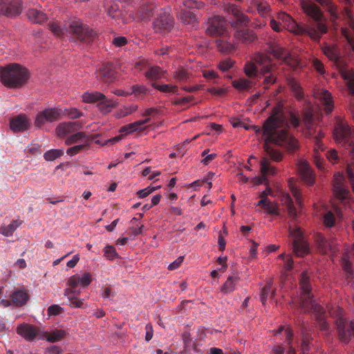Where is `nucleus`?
Wrapping results in <instances>:
<instances>
[{"label":"nucleus","mask_w":354,"mask_h":354,"mask_svg":"<svg viewBox=\"0 0 354 354\" xmlns=\"http://www.w3.org/2000/svg\"><path fill=\"white\" fill-rule=\"evenodd\" d=\"M288 125L283 115V106L279 104L273 108L270 115L265 120L262 127L252 125L251 129L257 134L262 133L264 143L272 142L293 152L299 147L298 141L289 134L285 127Z\"/></svg>","instance_id":"nucleus-1"},{"label":"nucleus","mask_w":354,"mask_h":354,"mask_svg":"<svg viewBox=\"0 0 354 354\" xmlns=\"http://www.w3.org/2000/svg\"><path fill=\"white\" fill-rule=\"evenodd\" d=\"M302 8L310 19L306 24L297 26L296 34L306 35L315 41H319L328 31L327 19L315 3L304 2Z\"/></svg>","instance_id":"nucleus-2"},{"label":"nucleus","mask_w":354,"mask_h":354,"mask_svg":"<svg viewBox=\"0 0 354 354\" xmlns=\"http://www.w3.org/2000/svg\"><path fill=\"white\" fill-rule=\"evenodd\" d=\"M333 136L335 142L344 147L346 176L354 192V129L343 121L338 122L334 128Z\"/></svg>","instance_id":"nucleus-3"},{"label":"nucleus","mask_w":354,"mask_h":354,"mask_svg":"<svg viewBox=\"0 0 354 354\" xmlns=\"http://www.w3.org/2000/svg\"><path fill=\"white\" fill-rule=\"evenodd\" d=\"M299 285L302 292L301 306L305 310H311L319 324V329L322 331H327L329 324L326 322V312L324 308L312 299L311 284L310 275L307 270L301 272L299 278Z\"/></svg>","instance_id":"nucleus-4"},{"label":"nucleus","mask_w":354,"mask_h":354,"mask_svg":"<svg viewBox=\"0 0 354 354\" xmlns=\"http://www.w3.org/2000/svg\"><path fill=\"white\" fill-rule=\"evenodd\" d=\"M299 285L302 292L301 306L305 310H311L319 324V329L322 331H327L329 324L326 322V312L324 308L312 299L311 284L310 275L307 270L301 272L299 278Z\"/></svg>","instance_id":"nucleus-5"},{"label":"nucleus","mask_w":354,"mask_h":354,"mask_svg":"<svg viewBox=\"0 0 354 354\" xmlns=\"http://www.w3.org/2000/svg\"><path fill=\"white\" fill-rule=\"evenodd\" d=\"M50 30L57 37H63L66 32L77 39L86 42H93L97 37V33L79 19H71L64 24L63 28L58 21L49 24Z\"/></svg>","instance_id":"nucleus-6"},{"label":"nucleus","mask_w":354,"mask_h":354,"mask_svg":"<svg viewBox=\"0 0 354 354\" xmlns=\"http://www.w3.org/2000/svg\"><path fill=\"white\" fill-rule=\"evenodd\" d=\"M28 78V71L19 64L0 66V80L8 88H21L27 83Z\"/></svg>","instance_id":"nucleus-7"},{"label":"nucleus","mask_w":354,"mask_h":354,"mask_svg":"<svg viewBox=\"0 0 354 354\" xmlns=\"http://www.w3.org/2000/svg\"><path fill=\"white\" fill-rule=\"evenodd\" d=\"M254 62L260 68V74L264 77L263 84V88L268 89L269 86L275 83L277 76L274 72V64L272 63L271 58L263 53H256L253 57Z\"/></svg>","instance_id":"nucleus-8"},{"label":"nucleus","mask_w":354,"mask_h":354,"mask_svg":"<svg viewBox=\"0 0 354 354\" xmlns=\"http://www.w3.org/2000/svg\"><path fill=\"white\" fill-rule=\"evenodd\" d=\"M303 123L305 127L304 131L305 136L308 138L312 139L313 141L315 142L317 147L322 148V138L324 136V132L321 127L314 124L313 111L310 105H308L304 111Z\"/></svg>","instance_id":"nucleus-9"},{"label":"nucleus","mask_w":354,"mask_h":354,"mask_svg":"<svg viewBox=\"0 0 354 354\" xmlns=\"http://www.w3.org/2000/svg\"><path fill=\"white\" fill-rule=\"evenodd\" d=\"M328 313L330 316L337 317L336 325L339 339L342 342L348 343L351 337H354V320L351 321L347 327H346V320L344 318V310L339 306L329 308Z\"/></svg>","instance_id":"nucleus-10"},{"label":"nucleus","mask_w":354,"mask_h":354,"mask_svg":"<svg viewBox=\"0 0 354 354\" xmlns=\"http://www.w3.org/2000/svg\"><path fill=\"white\" fill-rule=\"evenodd\" d=\"M266 51L275 59L280 60L282 63L288 65L293 70H295L299 66L300 64L298 59L293 56L288 48L278 43H269Z\"/></svg>","instance_id":"nucleus-11"},{"label":"nucleus","mask_w":354,"mask_h":354,"mask_svg":"<svg viewBox=\"0 0 354 354\" xmlns=\"http://www.w3.org/2000/svg\"><path fill=\"white\" fill-rule=\"evenodd\" d=\"M82 100L86 103H93L99 102V107L103 112H109L111 109L115 106L114 102L106 97L102 93L95 92H85L82 95Z\"/></svg>","instance_id":"nucleus-12"},{"label":"nucleus","mask_w":354,"mask_h":354,"mask_svg":"<svg viewBox=\"0 0 354 354\" xmlns=\"http://www.w3.org/2000/svg\"><path fill=\"white\" fill-rule=\"evenodd\" d=\"M174 17L167 11L160 10L154 19L152 26L156 32H170L174 27Z\"/></svg>","instance_id":"nucleus-13"},{"label":"nucleus","mask_w":354,"mask_h":354,"mask_svg":"<svg viewBox=\"0 0 354 354\" xmlns=\"http://www.w3.org/2000/svg\"><path fill=\"white\" fill-rule=\"evenodd\" d=\"M290 236L293 238L292 249L295 254L299 257H303L309 254V244L304 240L303 233L299 228L290 231Z\"/></svg>","instance_id":"nucleus-14"},{"label":"nucleus","mask_w":354,"mask_h":354,"mask_svg":"<svg viewBox=\"0 0 354 354\" xmlns=\"http://www.w3.org/2000/svg\"><path fill=\"white\" fill-rule=\"evenodd\" d=\"M315 244L322 254H335L337 250L336 241L333 239H326L322 234L317 232L313 235Z\"/></svg>","instance_id":"nucleus-15"},{"label":"nucleus","mask_w":354,"mask_h":354,"mask_svg":"<svg viewBox=\"0 0 354 354\" xmlns=\"http://www.w3.org/2000/svg\"><path fill=\"white\" fill-rule=\"evenodd\" d=\"M62 110L57 108H48L39 111L35 118V125L41 127L46 123L53 122L59 120Z\"/></svg>","instance_id":"nucleus-16"},{"label":"nucleus","mask_w":354,"mask_h":354,"mask_svg":"<svg viewBox=\"0 0 354 354\" xmlns=\"http://www.w3.org/2000/svg\"><path fill=\"white\" fill-rule=\"evenodd\" d=\"M333 192L339 200L348 198L350 192L346 183L345 177L340 173L335 174L333 180Z\"/></svg>","instance_id":"nucleus-17"},{"label":"nucleus","mask_w":354,"mask_h":354,"mask_svg":"<svg viewBox=\"0 0 354 354\" xmlns=\"http://www.w3.org/2000/svg\"><path fill=\"white\" fill-rule=\"evenodd\" d=\"M225 10L234 17L231 21L232 27L245 26L249 23V18L243 14L241 8L234 4H227L225 7Z\"/></svg>","instance_id":"nucleus-18"},{"label":"nucleus","mask_w":354,"mask_h":354,"mask_svg":"<svg viewBox=\"0 0 354 354\" xmlns=\"http://www.w3.org/2000/svg\"><path fill=\"white\" fill-rule=\"evenodd\" d=\"M227 23L224 18L214 16L209 20L206 32L211 36L224 35Z\"/></svg>","instance_id":"nucleus-19"},{"label":"nucleus","mask_w":354,"mask_h":354,"mask_svg":"<svg viewBox=\"0 0 354 354\" xmlns=\"http://www.w3.org/2000/svg\"><path fill=\"white\" fill-rule=\"evenodd\" d=\"M20 0H0V15L14 17L21 12Z\"/></svg>","instance_id":"nucleus-20"},{"label":"nucleus","mask_w":354,"mask_h":354,"mask_svg":"<svg viewBox=\"0 0 354 354\" xmlns=\"http://www.w3.org/2000/svg\"><path fill=\"white\" fill-rule=\"evenodd\" d=\"M261 176L256 177L254 183L257 185L267 183V176H274L276 174V168L271 165L268 158H263L261 161Z\"/></svg>","instance_id":"nucleus-21"},{"label":"nucleus","mask_w":354,"mask_h":354,"mask_svg":"<svg viewBox=\"0 0 354 354\" xmlns=\"http://www.w3.org/2000/svg\"><path fill=\"white\" fill-rule=\"evenodd\" d=\"M313 96L315 99L320 101L324 106L326 114H329L333 109V102L331 94L324 88H316L313 92Z\"/></svg>","instance_id":"nucleus-22"},{"label":"nucleus","mask_w":354,"mask_h":354,"mask_svg":"<svg viewBox=\"0 0 354 354\" xmlns=\"http://www.w3.org/2000/svg\"><path fill=\"white\" fill-rule=\"evenodd\" d=\"M82 124L79 121L65 122L59 123L56 128V133L59 137H66L81 129Z\"/></svg>","instance_id":"nucleus-23"},{"label":"nucleus","mask_w":354,"mask_h":354,"mask_svg":"<svg viewBox=\"0 0 354 354\" xmlns=\"http://www.w3.org/2000/svg\"><path fill=\"white\" fill-rule=\"evenodd\" d=\"M97 78L106 83H111L115 79V71L111 64H104L97 72Z\"/></svg>","instance_id":"nucleus-24"},{"label":"nucleus","mask_w":354,"mask_h":354,"mask_svg":"<svg viewBox=\"0 0 354 354\" xmlns=\"http://www.w3.org/2000/svg\"><path fill=\"white\" fill-rule=\"evenodd\" d=\"M257 11L261 17H267L270 15L271 8L269 3L263 0H251L248 12H252Z\"/></svg>","instance_id":"nucleus-25"},{"label":"nucleus","mask_w":354,"mask_h":354,"mask_svg":"<svg viewBox=\"0 0 354 354\" xmlns=\"http://www.w3.org/2000/svg\"><path fill=\"white\" fill-rule=\"evenodd\" d=\"M298 171L301 178L306 184L313 185L315 175L306 161H301L298 163Z\"/></svg>","instance_id":"nucleus-26"},{"label":"nucleus","mask_w":354,"mask_h":354,"mask_svg":"<svg viewBox=\"0 0 354 354\" xmlns=\"http://www.w3.org/2000/svg\"><path fill=\"white\" fill-rule=\"evenodd\" d=\"M93 139V136L88 135L83 131H79L77 133L74 132L71 136L67 137V138L65 140V144L66 145H71L77 142H81L82 144L88 143V145H90Z\"/></svg>","instance_id":"nucleus-27"},{"label":"nucleus","mask_w":354,"mask_h":354,"mask_svg":"<svg viewBox=\"0 0 354 354\" xmlns=\"http://www.w3.org/2000/svg\"><path fill=\"white\" fill-rule=\"evenodd\" d=\"M234 38L241 43L250 44L254 41L257 37L252 30L241 29L234 32Z\"/></svg>","instance_id":"nucleus-28"},{"label":"nucleus","mask_w":354,"mask_h":354,"mask_svg":"<svg viewBox=\"0 0 354 354\" xmlns=\"http://www.w3.org/2000/svg\"><path fill=\"white\" fill-rule=\"evenodd\" d=\"M10 125L14 132H21L27 130L30 123L24 115H19L11 119Z\"/></svg>","instance_id":"nucleus-29"},{"label":"nucleus","mask_w":354,"mask_h":354,"mask_svg":"<svg viewBox=\"0 0 354 354\" xmlns=\"http://www.w3.org/2000/svg\"><path fill=\"white\" fill-rule=\"evenodd\" d=\"M149 120L150 118H147L145 120H138L133 123L124 125L120 128V132L122 134L127 135L135 131H142L145 129V127H144L143 125L148 123Z\"/></svg>","instance_id":"nucleus-30"},{"label":"nucleus","mask_w":354,"mask_h":354,"mask_svg":"<svg viewBox=\"0 0 354 354\" xmlns=\"http://www.w3.org/2000/svg\"><path fill=\"white\" fill-rule=\"evenodd\" d=\"M17 333L24 337L27 340H32L35 339L37 334L38 330L36 327L32 325L24 324L17 327Z\"/></svg>","instance_id":"nucleus-31"},{"label":"nucleus","mask_w":354,"mask_h":354,"mask_svg":"<svg viewBox=\"0 0 354 354\" xmlns=\"http://www.w3.org/2000/svg\"><path fill=\"white\" fill-rule=\"evenodd\" d=\"M216 44L218 50L222 53L230 54L236 50L235 45L229 41L225 35L216 40Z\"/></svg>","instance_id":"nucleus-32"},{"label":"nucleus","mask_w":354,"mask_h":354,"mask_svg":"<svg viewBox=\"0 0 354 354\" xmlns=\"http://www.w3.org/2000/svg\"><path fill=\"white\" fill-rule=\"evenodd\" d=\"M257 81L252 79L239 78L232 81V86L239 91H249L257 85Z\"/></svg>","instance_id":"nucleus-33"},{"label":"nucleus","mask_w":354,"mask_h":354,"mask_svg":"<svg viewBox=\"0 0 354 354\" xmlns=\"http://www.w3.org/2000/svg\"><path fill=\"white\" fill-rule=\"evenodd\" d=\"M26 15L28 20L33 24H41L47 19L46 14L36 8H29Z\"/></svg>","instance_id":"nucleus-34"},{"label":"nucleus","mask_w":354,"mask_h":354,"mask_svg":"<svg viewBox=\"0 0 354 354\" xmlns=\"http://www.w3.org/2000/svg\"><path fill=\"white\" fill-rule=\"evenodd\" d=\"M239 281L240 278L238 276L228 277L226 281L221 287V292L225 295L232 293L235 290Z\"/></svg>","instance_id":"nucleus-35"},{"label":"nucleus","mask_w":354,"mask_h":354,"mask_svg":"<svg viewBox=\"0 0 354 354\" xmlns=\"http://www.w3.org/2000/svg\"><path fill=\"white\" fill-rule=\"evenodd\" d=\"M341 266L345 273L346 279L350 283L353 278V272L352 268V263L349 260V256L347 253L343 254L341 259Z\"/></svg>","instance_id":"nucleus-36"},{"label":"nucleus","mask_w":354,"mask_h":354,"mask_svg":"<svg viewBox=\"0 0 354 354\" xmlns=\"http://www.w3.org/2000/svg\"><path fill=\"white\" fill-rule=\"evenodd\" d=\"M155 6L151 3H147L142 6L137 12V18L139 20H147L153 15Z\"/></svg>","instance_id":"nucleus-37"},{"label":"nucleus","mask_w":354,"mask_h":354,"mask_svg":"<svg viewBox=\"0 0 354 354\" xmlns=\"http://www.w3.org/2000/svg\"><path fill=\"white\" fill-rule=\"evenodd\" d=\"M178 17L185 24L194 26L196 23L195 14L189 10L180 9V11L178 13Z\"/></svg>","instance_id":"nucleus-38"},{"label":"nucleus","mask_w":354,"mask_h":354,"mask_svg":"<svg viewBox=\"0 0 354 354\" xmlns=\"http://www.w3.org/2000/svg\"><path fill=\"white\" fill-rule=\"evenodd\" d=\"M323 53L331 61L337 63L339 60V51L337 46L326 45L322 47Z\"/></svg>","instance_id":"nucleus-39"},{"label":"nucleus","mask_w":354,"mask_h":354,"mask_svg":"<svg viewBox=\"0 0 354 354\" xmlns=\"http://www.w3.org/2000/svg\"><path fill=\"white\" fill-rule=\"evenodd\" d=\"M288 85L297 100H301L304 99V93L303 89L300 84L295 78L288 79Z\"/></svg>","instance_id":"nucleus-40"},{"label":"nucleus","mask_w":354,"mask_h":354,"mask_svg":"<svg viewBox=\"0 0 354 354\" xmlns=\"http://www.w3.org/2000/svg\"><path fill=\"white\" fill-rule=\"evenodd\" d=\"M269 143L270 142H266L263 144L264 151H266L267 156H268L267 158L269 159L270 161V160L275 162L281 161L283 158L282 153L278 150L272 149L271 147H270Z\"/></svg>","instance_id":"nucleus-41"},{"label":"nucleus","mask_w":354,"mask_h":354,"mask_svg":"<svg viewBox=\"0 0 354 354\" xmlns=\"http://www.w3.org/2000/svg\"><path fill=\"white\" fill-rule=\"evenodd\" d=\"M272 279L268 280L261 291V301L263 305L266 304L270 295H271V297H273L275 295V290H272Z\"/></svg>","instance_id":"nucleus-42"},{"label":"nucleus","mask_w":354,"mask_h":354,"mask_svg":"<svg viewBox=\"0 0 354 354\" xmlns=\"http://www.w3.org/2000/svg\"><path fill=\"white\" fill-rule=\"evenodd\" d=\"M277 19L284 24L283 27L287 26L292 28V31L296 33L297 26H299L300 24H297L289 15L286 12H279L277 15Z\"/></svg>","instance_id":"nucleus-43"},{"label":"nucleus","mask_w":354,"mask_h":354,"mask_svg":"<svg viewBox=\"0 0 354 354\" xmlns=\"http://www.w3.org/2000/svg\"><path fill=\"white\" fill-rule=\"evenodd\" d=\"M28 299V295L23 290H17L12 295V301L16 306H22L26 303Z\"/></svg>","instance_id":"nucleus-44"},{"label":"nucleus","mask_w":354,"mask_h":354,"mask_svg":"<svg viewBox=\"0 0 354 354\" xmlns=\"http://www.w3.org/2000/svg\"><path fill=\"white\" fill-rule=\"evenodd\" d=\"M106 6L107 7V14L109 16L116 21H120L121 19L123 21V19L121 17L122 12L120 10L118 4L113 3L111 5H109V3L107 2Z\"/></svg>","instance_id":"nucleus-45"},{"label":"nucleus","mask_w":354,"mask_h":354,"mask_svg":"<svg viewBox=\"0 0 354 354\" xmlns=\"http://www.w3.org/2000/svg\"><path fill=\"white\" fill-rule=\"evenodd\" d=\"M66 335V333L64 330L56 329L52 330L50 333H46L45 337L48 342H56L63 339Z\"/></svg>","instance_id":"nucleus-46"},{"label":"nucleus","mask_w":354,"mask_h":354,"mask_svg":"<svg viewBox=\"0 0 354 354\" xmlns=\"http://www.w3.org/2000/svg\"><path fill=\"white\" fill-rule=\"evenodd\" d=\"M189 77V72L183 67L178 68L173 74V77L179 82H186Z\"/></svg>","instance_id":"nucleus-47"},{"label":"nucleus","mask_w":354,"mask_h":354,"mask_svg":"<svg viewBox=\"0 0 354 354\" xmlns=\"http://www.w3.org/2000/svg\"><path fill=\"white\" fill-rule=\"evenodd\" d=\"M20 224L18 221H12L8 225L0 227V233L6 236H12Z\"/></svg>","instance_id":"nucleus-48"},{"label":"nucleus","mask_w":354,"mask_h":354,"mask_svg":"<svg viewBox=\"0 0 354 354\" xmlns=\"http://www.w3.org/2000/svg\"><path fill=\"white\" fill-rule=\"evenodd\" d=\"M151 86L161 91V92H163V93H173V94H178V86H176V85H173V84H158L156 83H153L151 84Z\"/></svg>","instance_id":"nucleus-49"},{"label":"nucleus","mask_w":354,"mask_h":354,"mask_svg":"<svg viewBox=\"0 0 354 354\" xmlns=\"http://www.w3.org/2000/svg\"><path fill=\"white\" fill-rule=\"evenodd\" d=\"M244 72L249 79H252L257 82L258 69L254 63H246L244 67Z\"/></svg>","instance_id":"nucleus-50"},{"label":"nucleus","mask_w":354,"mask_h":354,"mask_svg":"<svg viewBox=\"0 0 354 354\" xmlns=\"http://www.w3.org/2000/svg\"><path fill=\"white\" fill-rule=\"evenodd\" d=\"M131 90L130 94L140 98H142L149 92V89L143 84H135L131 87Z\"/></svg>","instance_id":"nucleus-51"},{"label":"nucleus","mask_w":354,"mask_h":354,"mask_svg":"<svg viewBox=\"0 0 354 354\" xmlns=\"http://www.w3.org/2000/svg\"><path fill=\"white\" fill-rule=\"evenodd\" d=\"M313 339L310 335L306 332L302 333V341H301V353L307 354V352L310 348V342Z\"/></svg>","instance_id":"nucleus-52"},{"label":"nucleus","mask_w":354,"mask_h":354,"mask_svg":"<svg viewBox=\"0 0 354 354\" xmlns=\"http://www.w3.org/2000/svg\"><path fill=\"white\" fill-rule=\"evenodd\" d=\"M161 73L162 70L159 66H153L147 71L145 75L148 79L156 80L162 77Z\"/></svg>","instance_id":"nucleus-53"},{"label":"nucleus","mask_w":354,"mask_h":354,"mask_svg":"<svg viewBox=\"0 0 354 354\" xmlns=\"http://www.w3.org/2000/svg\"><path fill=\"white\" fill-rule=\"evenodd\" d=\"M64 154L62 149H50L44 154V158L46 161H53Z\"/></svg>","instance_id":"nucleus-54"},{"label":"nucleus","mask_w":354,"mask_h":354,"mask_svg":"<svg viewBox=\"0 0 354 354\" xmlns=\"http://www.w3.org/2000/svg\"><path fill=\"white\" fill-rule=\"evenodd\" d=\"M283 115L287 120L288 125L285 127L287 133L289 134L291 137H292L294 139H295L292 136H291L288 131V128L289 127V123L294 127H297L300 124V120L297 115H296L295 113L290 112L289 115V119L288 120L287 117L286 116L285 113H283Z\"/></svg>","instance_id":"nucleus-55"},{"label":"nucleus","mask_w":354,"mask_h":354,"mask_svg":"<svg viewBox=\"0 0 354 354\" xmlns=\"http://www.w3.org/2000/svg\"><path fill=\"white\" fill-rule=\"evenodd\" d=\"M331 14L332 16L337 17V12L336 6L333 4L331 0H315Z\"/></svg>","instance_id":"nucleus-56"},{"label":"nucleus","mask_w":354,"mask_h":354,"mask_svg":"<svg viewBox=\"0 0 354 354\" xmlns=\"http://www.w3.org/2000/svg\"><path fill=\"white\" fill-rule=\"evenodd\" d=\"M65 296H66L70 301V306L75 308H82L83 306L82 299H77L73 295V293H69L68 289L65 290Z\"/></svg>","instance_id":"nucleus-57"},{"label":"nucleus","mask_w":354,"mask_h":354,"mask_svg":"<svg viewBox=\"0 0 354 354\" xmlns=\"http://www.w3.org/2000/svg\"><path fill=\"white\" fill-rule=\"evenodd\" d=\"M68 283L71 288V290L68 289L69 293H73L76 295H79L80 293V291L77 290V286L80 283V276L73 275L71 277L70 279H68Z\"/></svg>","instance_id":"nucleus-58"},{"label":"nucleus","mask_w":354,"mask_h":354,"mask_svg":"<svg viewBox=\"0 0 354 354\" xmlns=\"http://www.w3.org/2000/svg\"><path fill=\"white\" fill-rule=\"evenodd\" d=\"M204 7V3L198 0H185L183 2V8L185 10H189V9H201Z\"/></svg>","instance_id":"nucleus-59"},{"label":"nucleus","mask_w":354,"mask_h":354,"mask_svg":"<svg viewBox=\"0 0 354 354\" xmlns=\"http://www.w3.org/2000/svg\"><path fill=\"white\" fill-rule=\"evenodd\" d=\"M313 142L315 145L314 162L319 169H324V164H323L324 160L320 157L319 151H324V145H322V148H319V147H317L315 142Z\"/></svg>","instance_id":"nucleus-60"},{"label":"nucleus","mask_w":354,"mask_h":354,"mask_svg":"<svg viewBox=\"0 0 354 354\" xmlns=\"http://www.w3.org/2000/svg\"><path fill=\"white\" fill-rule=\"evenodd\" d=\"M89 147L88 143H83L81 145H77L71 147H69L66 150V153L70 156H73L80 152L82 151L85 149H88Z\"/></svg>","instance_id":"nucleus-61"},{"label":"nucleus","mask_w":354,"mask_h":354,"mask_svg":"<svg viewBox=\"0 0 354 354\" xmlns=\"http://www.w3.org/2000/svg\"><path fill=\"white\" fill-rule=\"evenodd\" d=\"M284 202L286 204L288 213L292 218L297 216V209L294 206L293 201L289 195H287L284 198Z\"/></svg>","instance_id":"nucleus-62"},{"label":"nucleus","mask_w":354,"mask_h":354,"mask_svg":"<svg viewBox=\"0 0 354 354\" xmlns=\"http://www.w3.org/2000/svg\"><path fill=\"white\" fill-rule=\"evenodd\" d=\"M266 212L274 216L279 215V205L274 201L270 200V203H268L265 207Z\"/></svg>","instance_id":"nucleus-63"},{"label":"nucleus","mask_w":354,"mask_h":354,"mask_svg":"<svg viewBox=\"0 0 354 354\" xmlns=\"http://www.w3.org/2000/svg\"><path fill=\"white\" fill-rule=\"evenodd\" d=\"M65 115L71 119H77L83 115L82 112L76 108L66 109Z\"/></svg>","instance_id":"nucleus-64"}]
</instances>
